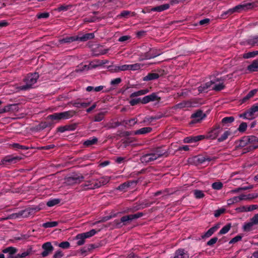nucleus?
Listing matches in <instances>:
<instances>
[{"label": "nucleus", "mask_w": 258, "mask_h": 258, "mask_svg": "<svg viewBox=\"0 0 258 258\" xmlns=\"http://www.w3.org/2000/svg\"><path fill=\"white\" fill-rule=\"evenodd\" d=\"M231 227V224L228 223L224 226L219 232V235H222L227 233Z\"/></svg>", "instance_id": "a18cd8bd"}, {"label": "nucleus", "mask_w": 258, "mask_h": 258, "mask_svg": "<svg viewBox=\"0 0 258 258\" xmlns=\"http://www.w3.org/2000/svg\"><path fill=\"white\" fill-rule=\"evenodd\" d=\"M119 125H122V121H116L114 122L109 123L107 125V127L108 129L114 128Z\"/></svg>", "instance_id": "bf43d9fd"}, {"label": "nucleus", "mask_w": 258, "mask_h": 258, "mask_svg": "<svg viewBox=\"0 0 258 258\" xmlns=\"http://www.w3.org/2000/svg\"><path fill=\"white\" fill-rule=\"evenodd\" d=\"M109 181V179L106 177H102L98 179H95V185L96 188L101 187L102 185H105Z\"/></svg>", "instance_id": "b1692460"}, {"label": "nucleus", "mask_w": 258, "mask_h": 258, "mask_svg": "<svg viewBox=\"0 0 258 258\" xmlns=\"http://www.w3.org/2000/svg\"><path fill=\"white\" fill-rule=\"evenodd\" d=\"M16 106V104H9L5 106L3 108L0 109V114L8 112L14 110L13 107Z\"/></svg>", "instance_id": "4c0bfd02"}, {"label": "nucleus", "mask_w": 258, "mask_h": 258, "mask_svg": "<svg viewBox=\"0 0 258 258\" xmlns=\"http://www.w3.org/2000/svg\"><path fill=\"white\" fill-rule=\"evenodd\" d=\"M247 70L251 72L258 71V59L254 60L250 65L248 66Z\"/></svg>", "instance_id": "2f4dec72"}, {"label": "nucleus", "mask_w": 258, "mask_h": 258, "mask_svg": "<svg viewBox=\"0 0 258 258\" xmlns=\"http://www.w3.org/2000/svg\"><path fill=\"white\" fill-rule=\"evenodd\" d=\"M257 55H258V50L249 51L247 53H245L243 54V57L244 58H250L254 57Z\"/></svg>", "instance_id": "49530a36"}, {"label": "nucleus", "mask_w": 258, "mask_h": 258, "mask_svg": "<svg viewBox=\"0 0 258 258\" xmlns=\"http://www.w3.org/2000/svg\"><path fill=\"white\" fill-rule=\"evenodd\" d=\"M12 147L17 150H27L30 148L28 146L20 145L19 143H14Z\"/></svg>", "instance_id": "603ef678"}, {"label": "nucleus", "mask_w": 258, "mask_h": 258, "mask_svg": "<svg viewBox=\"0 0 258 258\" xmlns=\"http://www.w3.org/2000/svg\"><path fill=\"white\" fill-rule=\"evenodd\" d=\"M31 210L29 208H27L25 210H21L18 213H15L13 215L15 218H26L31 215L32 214L30 212Z\"/></svg>", "instance_id": "dca6fc26"}, {"label": "nucleus", "mask_w": 258, "mask_h": 258, "mask_svg": "<svg viewBox=\"0 0 258 258\" xmlns=\"http://www.w3.org/2000/svg\"><path fill=\"white\" fill-rule=\"evenodd\" d=\"M173 258H189V255L184 249H178L176 250Z\"/></svg>", "instance_id": "412c9836"}, {"label": "nucleus", "mask_w": 258, "mask_h": 258, "mask_svg": "<svg viewBox=\"0 0 258 258\" xmlns=\"http://www.w3.org/2000/svg\"><path fill=\"white\" fill-rule=\"evenodd\" d=\"M72 7V5H59L57 8L56 9V10L58 12H65L69 9H70Z\"/></svg>", "instance_id": "3c124183"}, {"label": "nucleus", "mask_w": 258, "mask_h": 258, "mask_svg": "<svg viewBox=\"0 0 258 258\" xmlns=\"http://www.w3.org/2000/svg\"><path fill=\"white\" fill-rule=\"evenodd\" d=\"M58 222L57 221L47 222L43 223L42 226L45 228L56 227L58 225Z\"/></svg>", "instance_id": "c03bdc74"}, {"label": "nucleus", "mask_w": 258, "mask_h": 258, "mask_svg": "<svg viewBox=\"0 0 258 258\" xmlns=\"http://www.w3.org/2000/svg\"><path fill=\"white\" fill-rule=\"evenodd\" d=\"M136 181H128L127 182H125L121 184H120L118 187L117 189L121 191L125 190L128 187L131 186L133 184H136Z\"/></svg>", "instance_id": "393cba45"}, {"label": "nucleus", "mask_w": 258, "mask_h": 258, "mask_svg": "<svg viewBox=\"0 0 258 258\" xmlns=\"http://www.w3.org/2000/svg\"><path fill=\"white\" fill-rule=\"evenodd\" d=\"M195 197L196 199H201L204 197L205 194L202 190L196 189L194 191Z\"/></svg>", "instance_id": "13d9d810"}, {"label": "nucleus", "mask_w": 258, "mask_h": 258, "mask_svg": "<svg viewBox=\"0 0 258 258\" xmlns=\"http://www.w3.org/2000/svg\"><path fill=\"white\" fill-rule=\"evenodd\" d=\"M105 114V112H101L96 114L94 118V121L96 122L102 121L104 119Z\"/></svg>", "instance_id": "864d4df0"}, {"label": "nucleus", "mask_w": 258, "mask_h": 258, "mask_svg": "<svg viewBox=\"0 0 258 258\" xmlns=\"http://www.w3.org/2000/svg\"><path fill=\"white\" fill-rule=\"evenodd\" d=\"M225 86L223 84V83H219L218 84H215L214 86L212 87L211 90H214L215 91H220L224 89H225Z\"/></svg>", "instance_id": "8fccbe9b"}, {"label": "nucleus", "mask_w": 258, "mask_h": 258, "mask_svg": "<svg viewBox=\"0 0 258 258\" xmlns=\"http://www.w3.org/2000/svg\"><path fill=\"white\" fill-rule=\"evenodd\" d=\"M247 139V137L246 136L243 137L240 140L238 146L241 148L246 146L249 144Z\"/></svg>", "instance_id": "052dcab7"}, {"label": "nucleus", "mask_w": 258, "mask_h": 258, "mask_svg": "<svg viewBox=\"0 0 258 258\" xmlns=\"http://www.w3.org/2000/svg\"><path fill=\"white\" fill-rule=\"evenodd\" d=\"M164 156L165 157L168 156L167 151L163 147H158L152 149L147 153L142 155L140 160L142 163L147 164Z\"/></svg>", "instance_id": "f257e3e1"}, {"label": "nucleus", "mask_w": 258, "mask_h": 258, "mask_svg": "<svg viewBox=\"0 0 258 258\" xmlns=\"http://www.w3.org/2000/svg\"><path fill=\"white\" fill-rule=\"evenodd\" d=\"M149 92V89L146 88L145 89L140 90L138 91L135 92L131 94L130 98H131L129 101L130 104L131 106H135L140 103L142 104V99L141 98L134 99V97L142 96L147 94Z\"/></svg>", "instance_id": "39448f33"}, {"label": "nucleus", "mask_w": 258, "mask_h": 258, "mask_svg": "<svg viewBox=\"0 0 258 258\" xmlns=\"http://www.w3.org/2000/svg\"><path fill=\"white\" fill-rule=\"evenodd\" d=\"M152 131V128L151 127H144L139 130H136L134 132V135H145L151 133Z\"/></svg>", "instance_id": "a878e982"}, {"label": "nucleus", "mask_w": 258, "mask_h": 258, "mask_svg": "<svg viewBox=\"0 0 258 258\" xmlns=\"http://www.w3.org/2000/svg\"><path fill=\"white\" fill-rule=\"evenodd\" d=\"M77 127V123H72L71 124L66 125L64 126H60L57 128V131L60 133H64L66 131H73L76 130Z\"/></svg>", "instance_id": "ddd939ff"}, {"label": "nucleus", "mask_w": 258, "mask_h": 258, "mask_svg": "<svg viewBox=\"0 0 258 258\" xmlns=\"http://www.w3.org/2000/svg\"><path fill=\"white\" fill-rule=\"evenodd\" d=\"M195 160L198 163L202 164L206 161H211L213 160H215L216 158H211L208 155H199L194 157Z\"/></svg>", "instance_id": "2eb2a0df"}, {"label": "nucleus", "mask_w": 258, "mask_h": 258, "mask_svg": "<svg viewBox=\"0 0 258 258\" xmlns=\"http://www.w3.org/2000/svg\"><path fill=\"white\" fill-rule=\"evenodd\" d=\"M240 201L239 196L234 197L227 201L228 205H231Z\"/></svg>", "instance_id": "680f3d73"}, {"label": "nucleus", "mask_w": 258, "mask_h": 258, "mask_svg": "<svg viewBox=\"0 0 258 258\" xmlns=\"http://www.w3.org/2000/svg\"><path fill=\"white\" fill-rule=\"evenodd\" d=\"M96 233L97 231L95 229H92L88 232L83 233L82 234L83 235V236H84L85 239H86L94 236Z\"/></svg>", "instance_id": "6e6d98bb"}, {"label": "nucleus", "mask_w": 258, "mask_h": 258, "mask_svg": "<svg viewBox=\"0 0 258 258\" xmlns=\"http://www.w3.org/2000/svg\"><path fill=\"white\" fill-rule=\"evenodd\" d=\"M137 118H133L131 119H124L122 121V125L126 126L127 125L132 127L137 123Z\"/></svg>", "instance_id": "7c9ffc66"}, {"label": "nucleus", "mask_w": 258, "mask_h": 258, "mask_svg": "<svg viewBox=\"0 0 258 258\" xmlns=\"http://www.w3.org/2000/svg\"><path fill=\"white\" fill-rule=\"evenodd\" d=\"M231 133L229 131H225L220 137L218 138V141L219 142H222L226 140L229 136L231 135Z\"/></svg>", "instance_id": "de8ad7c7"}, {"label": "nucleus", "mask_w": 258, "mask_h": 258, "mask_svg": "<svg viewBox=\"0 0 258 258\" xmlns=\"http://www.w3.org/2000/svg\"><path fill=\"white\" fill-rule=\"evenodd\" d=\"M60 202V199H51L47 202L46 205L49 207H51L59 204Z\"/></svg>", "instance_id": "e433bc0d"}, {"label": "nucleus", "mask_w": 258, "mask_h": 258, "mask_svg": "<svg viewBox=\"0 0 258 258\" xmlns=\"http://www.w3.org/2000/svg\"><path fill=\"white\" fill-rule=\"evenodd\" d=\"M21 157L13 155L5 157L1 161L2 164H15L21 160Z\"/></svg>", "instance_id": "1a4fd4ad"}, {"label": "nucleus", "mask_w": 258, "mask_h": 258, "mask_svg": "<svg viewBox=\"0 0 258 258\" xmlns=\"http://www.w3.org/2000/svg\"><path fill=\"white\" fill-rule=\"evenodd\" d=\"M161 54V53L155 48H150L149 50L145 53H141L139 55V60L142 61L156 57Z\"/></svg>", "instance_id": "423d86ee"}, {"label": "nucleus", "mask_w": 258, "mask_h": 258, "mask_svg": "<svg viewBox=\"0 0 258 258\" xmlns=\"http://www.w3.org/2000/svg\"><path fill=\"white\" fill-rule=\"evenodd\" d=\"M257 92V89H253L249 91L248 94L241 100V103H244L252 97Z\"/></svg>", "instance_id": "c9c22d12"}, {"label": "nucleus", "mask_w": 258, "mask_h": 258, "mask_svg": "<svg viewBox=\"0 0 258 258\" xmlns=\"http://www.w3.org/2000/svg\"><path fill=\"white\" fill-rule=\"evenodd\" d=\"M214 84H215V81L213 80L203 84L198 88V91L200 93L207 92V90L210 89L212 87V85Z\"/></svg>", "instance_id": "f3484780"}, {"label": "nucleus", "mask_w": 258, "mask_h": 258, "mask_svg": "<svg viewBox=\"0 0 258 258\" xmlns=\"http://www.w3.org/2000/svg\"><path fill=\"white\" fill-rule=\"evenodd\" d=\"M96 247V246H95V244H90L83 247L81 250L82 253H85L92 250V249H94Z\"/></svg>", "instance_id": "a19ab883"}, {"label": "nucleus", "mask_w": 258, "mask_h": 258, "mask_svg": "<svg viewBox=\"0 0 258 258\" xmlns=\"http://www.w3.org/2000/svg\"><path fill=\"white\" fill-rule=\"evenodd\" d=\"M77 37V41H79L80 42H85L87 41L88 40L92 39L94 38L95 35L93 33H85L83 35L81 34H79L78 35H76Z\"/></svg>", "instance_id": "4468645a"}, {"label": "nucleus", "mask_w": 258, "mask_h": 258, "mask_svg": "<svg viewBox=\"0 0 258 258\" xmlns=\"http://www.w3.org/2000/svg\"><path fill=\"white\" fill-rule=\"evenodd\" d=\"M84 179V176L80 173H74L66 179V182L69 185L79 184Z\"/></svg>", "instance_id": "0eeeda50"}, {"label": "nucleus", "mask_w": 258, "mask_h": 258, "mask_svg": "<svg viewBox=\"0 0 258 258\" xmlns=\"http://www.w3.org/2000/svg\"><path fill=\"white\" fill-rule=\"evenodd\" d=\"M160 75L158 73H150L147 76L144 77V81H149L157 79L159 78Z\"/></svg>", "instance_id": "cd10ccee"}, {"label": "nucleus", "mask_w": 258, "mask_h": 258, "mask_svg": "<svg viewBox=\"0 0 258 258\" xmlns=\"http://www.w3.org/2000/svg\"><path fill=\"white\" fill-rule=\"evenodd\" d=\"M42 248L44 250L41 253V255L43 257L48 256L53 250L54 249L51 242H47L43 243L42 246Z\"/></svg>", "instance_id": "9d476101"}, {"label": "nucleus", "mask_w": 258, "mask_h": 258, "mask_svg": "<svg viewBox=\"0 0 258 258\" xmlns=\"http://www.w3.org/2000/svg\"><path fill=\"white\" fill-rule=\"evenodd\" d=\"M258 197L257 194H249L248 195L242 194L239 196L240 200H250Z\"/></svg>", "instance_id": "c85d7f7f"}, {"label": "nucleus", "mask_w": 258, "mask_h": 258, "mask_svg": "<svg viewBox=\"0 0 258 258\" xmlns=\"http://www.w3.org/2000/svg\"><path fill=\"white\" fill-rule=\"evenodd\" d=\"M17 251L16 248L13 246L8 247L3 250V252L5 253H9L10 255L15 254Z\"/></svg>", "instance_id": "79ce46f5"}, {"label": "nucleus", "mask_w": 258, "mask_h": 258, "mask_svg": "<svg viewBox=\"0 0 258 258\" xmlns=\"http://www.w3.org/2000/svg\"><path fill=\"white\" fill-rule=\"evenodd\" d=\"M160 100L161 98L158 96L156 93H153L151 94L146 96L142 98V104H146L152 101H159Z\"/></svg>", "instance_id": "9b49d317"}, {"label": "nucleus", "mask_w": 258, "mask_h": 258, "mask_svg": "<svg viewBox=\"0 0 258 258\" xmlns=\"http://www.w3.org/2000/svg\"><path fill=\"white\" fill-rule=\"evenodd\" d=\"M136 15L135 12H131L130 11H122L119 15H118L119 18H127L130 17H134Z\"/></svg>", "instance_id": "c756f323"}, {"label": "nucleus", "mask_w": 258, "mask_h": 258, "mask_svg": "<svg viewBox=\"0 0 258 258\" xmlns=\"http://www.w3.org/2000/svg\"><path fill=\"white\" fill-rule=\"evenodd\" d=\"M39 75L38 73H29L24 79V82L25 85L19 87L21 90H28L33 88V85L35 84L39 78Z\"/></svg>", "instance_id": "7ed1b4c3"}, {"label": "nucleus", "mask_w": 258, "mask_h": 258, "mask_svg": "<svg viewBox=\"0 0 258 258\" xmlns=\"http://www.w3.org/2000/svg\"><path fill=\"white\" fill-rule=\"evenodd\" d=\"M76 112L73 110H70L61 112L54 113L48 116V119H51L55 122V123L61 119H69L74 116Z\"/></svg>", "instance_id": "20e7f679"}, {"label": "nucleus", "mask_w": 258, "mask_h": 258, "mask_svg": "<svg viewBox=\"0 0 258 258\" xmlns=\"http://www.w3.org/2000/svg\"><path fill=\"white\" fill-rule=\"evenodd\" d=\"M32 248L31 247H30L29 248L27 249L26 251H24L22 252V253H18L17 254V257H20V258H24L26 257L27 255H29L32 253Z\"/></svg>", "instance_id": "5fc2aeb1"}, {"label": "nucleus", "mask_w": 258, "mask_h": 258, "mask_svg": "<svg viewBox=\"0 0 258 258\" xmlns=\"http://www.w3.org/2000/svg\"><path fill=\"white\" fill-rule=\"evenodd\" d=\"M205 117L206 114L203 113L202 110L200 109L198 110L191 115V118L193 119V123L199 122Z\"/></svg>", "instance_id": "f8f14e48"}, {"label": "nucleus", "mask_w": 258, "mask_h": 258, "mask_svg": "<svg viewBox=\"0 0 258 258\" xmlns=\"http://www.w3.org/2000/svg\"><path fill=\"white\" fill-rule=\"evenodd\" d=\"M226 211L225 208H220L215 211L214 216L215 217H219L221 214L224 213Z\"/></svg>", "instance_id": "774afa93"}, {"label": "nucleus", "mask_w": 258, "mask_h": 258, "mask_svg": "<svg viewBox=\"0 0 258 258\" xmlns=\"http://www.w3.org/2000/svg\"><path fill=\"white\" fill-rule=\"evenodd\" d=\"M113 226L116 228H119L123 226V224L121 222V219L120 220L116 219L113 222Z\"/></svg>", "instance_id": "69168bd1"}, {"label": "nucleus", "mask_w": 258, "mask_h": 258, "mask_svg": "<svg viewBox=\"0 0 258 258\" xmlns=\"http://www.w3.org/2000/svg\"><path fill=\"white\" fill-rule=\"evenodd\" d=\"M220 227L219 225H216L210 228L204 234L201 236V237L204 239L210 237L215 232H216Z\"/></svg>", "instance_id": "5701e85b"}, {"label": "nucleus", "mask_w": 258, "mask_h": 258, "mask_svg": "<svg viewBox=\"0 0 258 258\" xmlns=\"http://www.w3.org/2000/svg\"><path fill=\"white\" fill-rule=\"evenodd\" d=\"M233 116H228L224 117L221 120V123L223 126H229L231 123L234 121Z\"/></svg>", "instance_id": "f704fd0d"}, {"label": "nucleus", "mask_w": 258, "mask_h": 258, "mask_svg": "<svg viewBox=\"0 0 258 258\" xmlns=\"http://www.w3.org/2000/svg\"><path fill=\"white\" fill-rule=\"evenodd\" d=\"M257 7H258V0H254L249 3L243 2L240 5L236 6L233 8L230 9L226 11L223 12L221 15V17L222 19H226L229 16L235 12L239 13L242 11L250 10Z\"/></svg>", "instance_id": "f03ea898"}, {"label": "nucleus", "mask_w": 258, "mask_h": 258, "mask_svg": "<svg viewBox=\"0 0 258 258\" xmlns=\"http://www.w3.org/2000/svg\"><path fill=\"white\" fill-rule=\"evenodd\" d=\"M151 203H143L141 204L140 205L132 207V210L133 212H134L138 210L143 209L146 207H149L151 205Z\"/></svg>", "instance_id": "58836bf2"}, {"label": "nucleus", "mask_w": 258, "mask_h": 258, "mask_svg": "<svg viewBox=\"0 0 258 258\" xmlns=\"http://www.w3.org/2000/svg\"><path fill=\"white\" fill-rule=\"evenodd\" d=\"M223 131L220 125H216L208 133L207 138L211 140L216 139Z\"/></svg>", "instance_id": "6e6552de"}, {"label": "nucleus", "mask_w": 258, "mask_h": 258, "mask_svg": "<svg viewBox=\"0 0 258 258\" xmlns=\"http://www.w3.org/2000/svg\"><path fill=\"white\" fill-rule=\"evenodd\" d=\"M144 215H145V213H144L143 212H138L135 214H131V215H126V216L127 217V220H129V221L131 222L133 220L141 218Z\"/></svg>", "instance_id": "72a5a7b5"}, {"label": "nucleus", "mask_w": 258, "mask_h": 258, "mask_svg": "<svg viewBox=\"0 0 258 258\" xmlns=\"http://www.w3.org/2000/svg\"><path fill=\"white\" fill-rule=\"evenodd\" d=\"M95 179H92L86 181L84 184L82 185V187L85 190L94 189H96V185H95Z\"/></svg>", "instance_id": "a211bd4d"}, {"label": "nucleus", "mask_w": 258, "mask_h": 258, "mask_svg": "<svg viewBox=\"0 0 258 258\" xmlns=\"http://www.w3.org/2000/svg\"><path fill=\"white\" fill-rule=\"evenodd\" d=\"M255 225L254 223H253L252 221L250 219V221L247 223H245L243 226V229L244 231H250L252 230V226Z\"/></svg>", "instance_id": "09e8293b"}, {"label": "nucleus", "mask_w": 258, "mask_h": 258, "mask_svg": "<svg viewBox=\"0 0 258 258\" xmlns=\"http://www.w3.org/2000/svg\"><path fill=\"white\" fill-rule=\"evenodd\" d=\"M170 8V5L168 4H165L164 5L158 6L152 8L151 9V11L153 12H162L164 10H166Z\"/></svg>", "instance_id": "bb28decb"}, {"label": "nucleus", "mask_w": 258, "mask_h": 258, "mask_svg": "<svg viewBox=\"0 0 258 258\" xmlns=\"http://www.w3.org/2000/svg\"><path fill=\"white\" fill-rule=\"evenodd\" d=\"M104 87H105L104 86H97L96 87H94L89 86L86 88V90L87 92H90L93 90L95 92H100V91L103 90V89H104Z\"/></svg>", "instance_id": "37998d69"}, {"label": "nucleus", "mask_w": 258, "mask_h": 258, "mask_svg": "<svg viewBox=\"0 0 258 258\" xmlns=\"http://www.w3.org/2000/svg\"><path fill=\"white\" fill-rule=\"evenodd\" d=\"M247 137V141L249 144H255L258 142V138L254 136H248Z\"/></svg>", "instance_id": "e2e57ef3"}, {"label": "nucleus", "mask_w": 258, "mask_h": 258, "mask_svg": "<svg viewBox=\"0 0 258 258\" xmlns=\"http://www.w3.org/2000/svg\"><path fill=\"white\" fill-rule=\"evenodd\" d=\"M144 215H145V213H144L143 212H138L135 214H131V215H126V216L127 217V220H129V221L131 222L133 220L141 218Z\"/></svg>", "instance_id": "473e14b6"}, {"label": "nucleus", "mask_w": 258, "mask_h": 258, "mask_svg": "<svg viewBox=\"0 0 258 258\" xmlns=\"http://www.w3.org/2000/svg\"><path fill=\"white\" fill-rule=\"evenodd\" d=\"M143 64L139 63H136L132 64H129L130 70L137 71L143 67Z\"/></svg>", "instance_id": "4d7b16f0"}, {"label": "nucleus", "mask_w": 258, "mask_h": 258, "mask_svg": "<svg viewBox=\"0 0 258 258\" xmlns=\"http://www.w3.org/2000/svg\"><path fill=\"white\" fill-rule=\"evenodd\" d=\"M77 37L76 35L67 36L62 39H59L58 43L59 44H70L73 42L77 41Z\"/></svg>", "instance_id": "aec40b11"}, {"label": "nucleus", "mask_w": 258, "mask_h": 258, "mask_svg": "<svg viewBox=\"0 0 258 258\" xmlns=\"http://www.w3.org/2000/svg\"><path fill=\"white\" fill-rule=\"evenodd\" d=\"M223 187V183L221 182H215L212 183V187L216 190H220Z\"/></svg>", "instance_id": "0e129e2a"}, {"label": "nucleus", "mask_w": 258, "mask_h": 258, "mask_svg": "<svg viewBox=\"0 0 258 258\" xmlns=\"http://www.w3.org/2000/svg\"><path fill=\"white\" fill-rule=\"evenodd\" d=\"M75 239L78 240V241L77 242V244L78 245H82L85 242L86 239L82 233L77 234L75 237Z\"/></svg>", "instance_id": "ea45409f"}, {"label": "nucleus", "mask_w": 258, "mask_h": 258, "mask_svg": "<svg viewBox=\"0 0 258 258\" xmlns=\"http://www.w3.org/2000/svg\"><path fill=\"white\" fill-rule=\"evenodd\" d=\"M246 45L252 47L258 46V35L250 36L245 41Z\"/></svg>", "instance_id": "6ab92c4d"}, {"label": "nucleus", "mask_w": 258, "mask_h": 258, "mask_svg": "<svg viewBox=\"0 0 258 258\" xmlns=\"http://www.w3.org/2000/svg\"><path fill=\"white\" fill-rule=\"evenodd\" d=\"M247 127V123L246 122H243L241 123H240L238 128H237V130L241 133H243L246 131Z\"/></svg>", "instance_id": "338daca9"}, {"label": "nucleus", "mask_w": 258, "mask_h": 258, "mask_svg": "<svg viewBox=\"0 0 258 258\" xmlns=\"http://www.w3.org/2000/svg\"><path fill=\"white\" fill-rule=\"evenodd\" d=\"M98 138L95 137L90 138L83 142V145L86 147H89L92 145H96L98 143Z\"/></svg>", "instance_id": "4be33fe9"}]
</instances>
